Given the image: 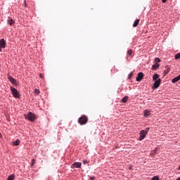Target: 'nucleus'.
<instances>
[{"mask_svg":"<svg viewBox=\"0 0 180 180\" xmlns=\"http://www.w3.org/2000/svg\"><path fill=\"white\" fill-rule=\"evenodd\" d=\"M24 117L30 122H34L36 120V115L32 112H30L28 114H25Z\"/></svg>","mask_w":180,"mask_h":180,"instance_id":"nucleus-1","label":"nucleus"},{"mask_svg":"<svg viewBox=\"0 0 180 180\" xmlns=\"http://www.w3.org/2000/svg\"><path fill=\"white\" fill-rule=\"evenodd\" d=\"M78 123L81 125L86 124V123H88V117L82 115L78 119Z\"/></svg>","mask_w":180,"mask_h":180,"instance_id":"nucleus-2","label":"nucleus"},{"mask_svg":"<svg viewBox=\"0 0 180 180\" xmlns=\"http://www.w3.org/2000/svg\"><path fill=\"white\" fill-rule=\"evenodd\" d=\"M11 91L14 98H19L20 96V94L19 93V91H18V90L14 87H11Z\"/></svg>","mask_w":180,"mask_h":180,"instance_id":"nucleus-3","label":"nucleus"},{"mask_svg":"<svg viewBox=\"0 0 180 180\" xmlns=\"http://www.w3.org/2000/svg\"><path fill=\"white\" fill-rule=\"evenodd\" d=\"M6 47V41L5 39H0V51H2V49H5Z\"/></svg>","mask_w":180,"mask_h":180,"instance_id":"nucleus-4","label":"nucleus"},{"mask_svg":"<svg viewBox=\"0 0 180 180\" xmlns=\"http://www.w3.org/2000/svg\"><path fill=\"white\" fill-rule=\"evenodd\" d=\"M147 135V132L143 130L140 132L139 141H141L146 139V136Z\"/></svg>","mask_w":180,"mask_h":180,"instance_id":"nucleus-5","label":"nucleus"},{"mask_svg":"<svg viewBox=\"0 0 180 180\" xmlns=\"http://www.w3.org/2000/svg\"><path fill=\"white\" fill-rule=\"evenodd\" d=\"M143 77H144V74H143V72L138 73V75L136 78V81L138 82H140L141 81V79H143Z\"/></svg>","mask_w":180,"mask_h":180,"instance_id":"nucleus-6","label":"nucleus"},{"mask_svg":"<svg viewBox=\"0 0 180 180\" xmlns=\"http://www.w3.org/2000/svg\"><path fill=\"white\" fill-rule=\"evenodd\" d=\"M81 165H82L81 162H76L72 165L71 168H81Z\"/></svg>","mask_w":180,"mask_h":180,"instance_id":"nucleus-7","label":"nucleus"},{"mask_svg":"<svg viewBox=\"0 0 180 180\" xmlns=\"http://www.w3.org/2000/svg\"><path fill=\"white\" fill-rule=\"evenodd\" d=\"M8 78L10 82H11V84H13V85H18L16 79H15L13 77H12L11 76H8Z\"/></svg>","mask_w":180,"mask_h":180,"instance_id":"nucleus-8","label":"nucleus"},{"mask_svg":"<svg viewBox=\"0 0 180 180\" xmlns=\"http://www.w3.org/2000/svg\"><path fill=\"white\" fill-rule=\"evenodd\" d=\"M161 84V79H158V80H156L155 82V83L153 84V87H155V89L158 88L160 86Z\"/></svg>","mask_w":180,"mask_h":180,"instance_id":"nucleus-9","label":"nucleus"},{"mask_svg":"<svg viewBox=\"0 0 180 180\" xmlns=\"http://www.w3.org/2000/svg\"><path fill=\"white\" fill-rule=\"evenodd\" d=\"M7 22L11 26H13V25H15V21H13V20L11 17H8Z\"/></svg>","mask_w":180,"mask_h":180,"instance_id":"nucleus-10","label":"nucleus"},{"mask_svg":"<svg viewBox=\"0 0 180 180\" xmlns=\"http://www.w3.org/2000/svg\"><path fill=\"white\" fill-rule=\"evenodd\" d=\"M143 115H144L145 117H148V116H150V115H151V111H150L148 110H145L143 111Z\"/></svg>","mask_w":180,"mask_h":180,"instance_id":"nucleus-11","label":"nucleus"},{"mask_svg":"<svg viewBox=\"0 0 180 180\" xmlns=\"http://www.w3.org/2000/svg\"><path fill=\"white\" fill-rule=\"evenodd\" d=\"M139 23H140V20L136 19L133 24V27H137V26L139 25Z\"/></svg>","mask_w":180,"mask_h":180,"instance_id":"nucleus-12","label":"nucleus"},{"mask_svg":"<svg viewBox=\"0 0 180 180\" xmlns=\"http://www.w3.org/2000/svg\"><path fill=\"white\" fill-rule=\"evenodd\" d=\"M160 67V65L158 63H155L153 66H152V70H157V68H158Z\"/></svg>","mask_w":180,"mask_h":180,"instance_id":"nucleus-13","label":"nucleus"},{"mask_svg":"<svg viewBox=\"0 0 180 180\" xmlns=\"http://www.w3.org/2000/svg\"><path fill=\"white\" fill-rule=\"evenodd\" d=\"M158 78H160V75H158V74L153 75V81H157V79L158 80Z\"/></svg>","mask_w":180,"mask_h":180,"instance_id":"nucleus-14","label":"nucleus"},{"mask_svg":"<svg viewBox=\"0 0 180 180\" xmlns=\"http://www.w3.org/2000/svg\"><path fill=\"white\" fill-rule=\"evenodd\" d=\"M180 78L177 76L176 77H174V79H172V82H173V84H175L176 82H178V81H179Z\"/></svg>","mask_w":180,"mask_h":180,"instance_id":"nucleus-15","label":"nucleus"},{"mask_svg":"<svg viewBox=\"0 0 180 180\" xmlns=\"http://www.w3.org/2000/svg\"><path fill=\"white\" fill-rule=\"evenodd\" d=\"M129 99V96H125L124 97H123V98L122 99V101L123 103H126V102H127V100Z\"/></svg>","mask_w":180,"mask_h":180,"instance_id":"nucleus-16","label":"nucleus"},{"mask_svg":"<svg viewBox=\"0 0 180 180\" xmlns=\"http://www.w3.org/2000/svg\"><path fill=\"white\" fill-rule=\"evenodd\" d=\"M13 146H19L20 144V140L17 139L15 141L13 142Z\"/></svg>","mask_w":180,"mask_h":180,"instance_id":"nucleus-17","label":"nucleus"},{"mask_svg":"<svg viewBox=\"0 0 180 180\" xmlns=\"http://www.w3.org/2000/svg\"><path fill=\"white\" fill-rule=\"evenodd\" d=\"M127 56H129V57H133V51H131V49L128 50Z\"/></svg>","mask_w":180,"mask_h":180,"instance_id":"nucleus-18","label":"nucleus"},{"mask_svg":"<svg viewBox=\"0 0 180 180\" xmlns=\"http://www.w3.org/2000/svg\"><path fill=\"white\" fill-rule=\"evenodd\" d=\"M13 179H15V174H11V175H10V176L8 177V179H7V180H13Z\"/></svg>","mask_w":180,"mask_h":180,"instance_id":"nucleus-19","label":"nucleus"},{"mask_svg":"<svg viewBox=\"0 0 180 180\" xmlns=\"http://www.w3.org/2000/svg\"><path fill=\"white\" fill-rule=\"evenodd\" d=\"M155 64H158V63H161V59H160V58H156L155 59Z\"/></svg>","mask_w":180,"mask_h":180,"instance_id":"nucleus-20","label":"nucleus"},{"mask_svg":"<svg viewBox=\"0 0 180 180\" xmlns=\"http://www.w3.org/2000/svg\"><path fill=\"white\" fill-rule=\"evenodd\" d=\"M34 92L35 95H39V94H40V90L35 89L34 90Z\"/></svg>","mask_w":180,"mask_h":180,"instance_id":"nucleus-21","label":"nucleus"},{"mask_svg":"<svg viewBox=\"0 0 180 180\" xmlns=\"http://www.w3.org/2000/svg\"><path fill=\"white\" fill-rule=\"evenodd\" d=\"M174 57L176 60H179L180 58V53H176Z\"/></svg>","mask_w":180,"mask_h":180,"instance_id":"nucleus-22","label":"nucleus"},{"mask_svg":"<svg viewBox=\"0 0 180 180\" xmlns=\"http://www.w3.org/2000/svg\"><path fill=\"white\" fill-rule=\"evenodd\" d=\"M165 68H167V70H165V74H168V72H169V68H168V66H166Z\"/></svg>","mask_w":180,"mask_h":180,"instance_id":"nucleus-23","label":"nucleus"},{"mask_svg":"<svg viewBox=\"0 0 180 180\" xmlns=\"http://www.w3.org/2000/svg\"><path fill=\"white\" fill-rule=\"evenodd\" d=\"M160 179V177H158V176H153L151 180H159Z\"/></svg>","mask_w":180,"mask_h":180,"instance_id":"nucleus-24","label":"nucleus"},{"mask_svg":"<svg viewBox=\"0 0 180 180\" xmlns=\"http://www.w3.org/2000/svg\"><path fill=\"white\" fill-rule=\"evenodd\" d=\"M36 162V160L34 159L32 160V164H31V167H33L34 165V163Z\"/></svg>","mask_w":180,"mask_h":180,"instance_id":"nucleus-25","label":"nucleus"},{"mask_svg":"<svg viewBox=\"0 0 180 180\" xmlns=\"http://www.w3.org/2000/svg\"><path fill=\"white\" fill-rule=\"evenodd\" d=\"M131 77H133V72H131L129 73V75H128L129 79H130V78H131Z\"/></svg>","mask_w":180,"mask_h":180,"instance_id":"nucleus-26","label":"nucleus"},{"mask_svg":"<svg viewBox=\"0 0 180 180\" xmlns=\"http://www.w3.org/2000/svg\"><path fill=\"white\" fill-rule=\"evenodd\" d=\"M39 77L40 78H41L42 79H44V75L41 73L39 74Z\"/></svg>","mask_w":180,"mask_h":180,"instance_id":"nucleus-27","label":"nucleus"},{"mask_svg":"<svg viewBox=\"0 0 180 180\" xmlns=\"http://www.w3.org/2000/svg\"><path fill=\"white\" fill-rule=\"evenodd\" d=\"M150 130V128H146V129L145 130H143L144 131H146V134H147V133H148V131Z\"/></svg>","mask_w":180,"mask_h":180,"instance_id":"nucleus-28","label":"nucleus"},{"mask_svg":"<svg viewBox=\"0 0 180 180\" xmlns=\"http://www.w3.org/2000/svg\"><path fill=\"white\" fill-rule=\"evenodd\" d=\"M83 164H88V161H86V160H84V162H83Z\"/></svg>","mask_w":180,"mask_h":180,"instance_id":"nucleus-29","label":"nucleus"},{"mask_svg":"<svg viewBox=\"0 0 180 180\" xmlns=\"http://www.w3.org/2000/svg\"><path fill=\"white\" fill-rule=\"evenodd\" d=\"M162 2L163 4H165V3L167 2V0H162Z\"/></svg>","mask_w":180,"mask_h":180,"instance_id":"nucleus-30","label":"nucleus"},{"mask_svg":"<svg viewBox=\"0 0 180 180\" xmlns=\"http://www.w3.org/2000/svg\"><path fill=\"white\" fill-rule=\"evenodd\" d=\"M0 139H2V134L0 133Z\"/></svg>","mask_w":180,"mask_h":180,"instance_id":"nucleus-31","label":"nucleus"},{"mask_svg":"<svg viewBox=\"0 0 180 180\" xmlns=\"http://www.w3.org/2000/svg\"><path fill=\"white\" fill-rule=\"evenodd\" d=\"M95 179V177H91V180Z\"/></svg>","mask_w":180,"mask_h":180,"instance_id":"nucleus-32","label":"nucleus"},{"mask_svg":"<svg viewBox=\"0 0 180 180\" xmlns=\"http://www.w3.org/2000/svg\"><path fill=\"white\" fill-rule=\"evenodd\" d=\"M176 180H180V177H179L177 179H176Z\"/></svg>","mask_w":180,"mask_h":180,"instance_id":"nucleus-33","label":"nucleus"}]
</instances>
